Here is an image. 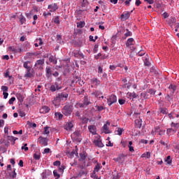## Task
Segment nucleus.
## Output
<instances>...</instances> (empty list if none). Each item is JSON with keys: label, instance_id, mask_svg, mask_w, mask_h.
Returning a JSON list of instances; mask_svg holds the SVG:
<instances>
[{"label": "nucleus", "instance_id": "1", "mask_svg": "<svg viewBox=\"0 0 179 179\" xmlns=\"http://www.w3.org/2000/svg\"><path fill=\"white\" fill-rule=\"evenodd\" d=\"M62 113L66 116L71 115V114H72V108L71 107V106L66 105L65 106H64V108H62Z\"/></svg>", "mask_w": 179, "mask_h": 179}, {"label": "nucleus", "instance_id": "2", "mask_svg": "<svg viewBox=\"0 0 179 179\" xmlns=\"http://www.w3.org/2000/svg\"><path fill=\"white\" fill-rule=\"evenodd\" d=\"M107 100L108 106H113L114 103H117V96L112 94L107 99Z\"/></svg>", "mask_w": 179, "mask_h": 179}, {"label": "nucleus", "instance_id": "3", "mask_svg": "<svg viewBox=\"0 0 179 179\" xmlns=\"http://www.w3.org/2000/svg\"><path fill=\"white\" fill-rule=\"evenodd\" d=\"M38 143H39V145H42L43 146H48V138H44L43 136H40L38 138Z\"/></svg>", "mask_w": 179, "mask_h": 179}, {"label": "nucleus", "instance_id": "4", "mask_svg": "<svg viewBox=\"0 0 179 179\" xmlns=\"http://www.w3.org/2000/svg\"><path fill=\"white\" fill-rule=\"evenodd\" d=\"M134 44H135L134 38H129L127 41L126 45L127 47H129V48H131V50H135V48H134Z\"/></svg>", "mask_w": 179, "mask_h": 179}, {"label": "nucleus", "instance_id": "5", "mask_svg": "<svg viewBox=\"0 0 179 179\" xmlns=\"http://www.w3.org/2000/svg\"><path fill=\"white\" fill-rule=\"evenodd\" d=\"M90 104V101L89 100V98L87 96L84 97V101L83 103H79V107L83 108L89 106Z\"/></svg>", "mask_w": 179, "mask_h": 179}, {"label": "nucleus", "instance_id": "6", "mask_svg": "<svg viewBox=\"0 0 179 179\" xmlns=\"http://www.w3.org/2000/svg\"><path fill=\"white\" fill-rule=\"evenodd\" d=\"M73 128V122H66L64 125V129H66L67 131H72V129Z\"/></svg>", "mask_w": 179, "mask_h": 179}, {"label": "nucleus", "instance_id": "7", "mask_svg": "<svg viewBox=\"0 0 179 179\" xmlns=\"http://www.w3.org/2000/svg\"><path fill=\"white\" fill-rule=\"evenodd\" d=\"M126 159H127V155L122 154V155H120L116 158V162H118L119 163H124V162H125Z\"/></svg>", "mask_w": 179, "mask_h": 179}, {"label": "nucleus", "instance_id": "8", "mask_svg": "<svg viewBox=\"0 0 179 179\" xmlns=\"http://www.w3.org/2000/svg\"><path fill=\"white\" fill-rule=\"evenodd\" d=\"M88 129L90 134H92V135H96L97 134V128L94 125L89 126Z\"/></svg>", "mask_w": 179, "mask_h": 179}, {"label": "nucleus", "instance_id": "9", "mask_svg": "<svg viewBox=\"0 0 179 179\" xmlns=\"http://www.w3.org/2000/svg\"><path fill=\"white\" fill-rule=\"evenodd\" d=\"M155 132L159 133V135H164L166 130H160V128L159 127H155V131H152V135L155 134Z\"/></svg>", "mask_w": 179, "mask_h": 179}, {"label": "nucleus", "instance_id": "10", "mask_svg": "<svg viewBox=\"0 0 179 179\" xmlns=\"http://www.w3.org/2000/svg\"><path fill=\"white\" fill-rule=\"evenodd\" d=\"M50 107L44 106L40 109L39 111L41 114H47V113H50Z\"/></svg>", "mask_w": 179, "mask_h": 179}, {"label": "nucleus", "instance_id": "11", "mask_svg": "<svg viewBox=\"0 0 179 179\" xmlns=\"http://www.w3.org/2000/svg\"><path fill=\"white\" fill-rule=\"evenodd\" d=\"M90 82L92 85H94V86H99V85L101 83L100 80L97 79L96 78H92Z\"/></svg>", "mask_w": 179, "mask_h": 179}, {"label": "nucleus", "instance_id": "12", "mask_svg": "<svg viewBox=\"0 0 179 179\" xmlns=\"http://www.w3.org/2000/svg\"><path fill=\"white\" fill-rule=\"evenodd\" d=\"M48 9H50V12H55L58 9L57 3H52L48 6Z\"/></svg>", "mask_w": 179, "mask_h": 179}, {"label": "nucleus", "instance_id": "13", "mask_svg": "<svg viewBox=\"0 0 179 179\" xmlns=\"http://www.w3.org/2000/svg\"><path fill=\"white\" fill-rule=\"evenodd\" d=\"M109 125H110V122H106V124H105L103 126V132H104V134H110V129H108Z\"/></svg>", "mask_w": 179, "mask_h": 179}, {"label": "nucleus", "instance_id": "14", "mask_svg": "<svg viewBox=\"0 0 179 179\" xmlns=\"http://www.w3.org/2000/svg\"><path fill=\"white\" fill-rule=\"evenodd\" d=\"M143 61H144V65L145 66H150V57L149 56L143 57Z\"/></svg>", "mask_w": 179, "mask_h": 179}, {"label": "nucleus", "instance_id": "15", "mask_svg": "<svg viewBox=\"0 0 179 179\" xmlns=\"http://www.w3.org/2000/svg\"><path fill=\"white\" fill-rule=\"evenodd\" d=\"M68 94L66 93H61V94H59L58 95V99H60V100H66L68 99Z\"/></svg>", "mask_w": 179, "mask_h": 179}, {"label": "nucleus", "instance_id": "16", "mask_svg": "<svg viewBox=\"0 0 179 179\" xmlns=\"http://www.w3.org/2000/svg\"><path fill=\"white\" fill-rule=\"evenodd\" d=\"M130 15H131L129 14V13L127 12L124 14H122L120 18L122 19V20H127V19H129Z\"/></svg>", "mask_w": 179, "mask_h": 179}, {"label": "nucleus", "instance_id": "17", "mask_svg": "<svg viewBox=\"0 0 179 179\" xmlns=\"http://www.w3.org/2000/svg\"><path fill=\"white\" fill-rule=\"evenodd\" d=\"M94 145H96V146H98V148H103V146H104V145H103V143L101 142V140H94Z\"/></svg>", "mask_w": 179, "mask_h": 179}, {"label": "nucleus", "instance_id": "18", "mask_svg": "<svg viewBox=\"0 0 179 179\" xmlns=\"http://www.w3.org/2000/svg\"><path fill=\"white\" fill-rule=\"evenodd\" d=\"M16 97L17 100L20 101V103H23V100H24V96H23V94L20 93H17Z\"/></svg>", "mask_w": 179, "mask_h": 179}, {"label": "nucleus", "instance_id": "19", "mask_svg": "<svg viewBox=\"0 0 179 179\" xmlns=\"http://www.w3.org/2000/svg\"><path fill=\"white\" fill-rule=\"evenodd\" d=\"M73 135L75 136L76 139H78V138H80V136L82 135V131L80 130H76L74 133Z\"/></svg>", "mask_w": 179, "mask_h": 179}, {"label": "nucleus", "instance_id": "20", "mask_svg": "<svg viewBox=\"0 0 179 179\" xmlns=\"http://www.w3.org/2000/svg\"><path fill=\"white\" fill-rule=\"evenodd\" d=\"M135 124H136L137 128H141L142 127V119L136 120Z\"/></svg>", "mask_w": 179, "mask_h": 179}, {"label": "nucleus", "instance_id": "21", "mask_svg": "<svg viewBox=\"0 0 179 179\" xmlns=\"http://www.w3.org/2000/svg\"><path fill=\"white\" fill-rule=\"evenodd\" d=\"M176 22H177V20H176L175 17H171V18H170V20H169V23H170V24H172V25H173V24H176V27H179V24H176Z\"/></svg>", "mask_w": 179, "mask_h": 179}, {"label": "nucleus", "instance_id": "22", "mask_svg": "<svg viewBox=\"0 0 179 179\" xmlns=\"http://www.w3.org/2000/svg\"><path fill=\"white\" fill-rule=\"evenodd\" d=\"M122 132H124V129L118 127L117 130L115 131V135L121 136L122 135Z\"/></svg>", "mask_w": 179, "mask_h": 179}, {"label": "nucleus", "instance_id": "23", "mask_svg": "<svg viewBox=\"0 0 179 179\" xmlns=\"http://www.w3.org/2000/svg\"><path fill=\"white\" fill-rule=\"evenodd\" d=\"M50 62H52V64H57V59L54 57V56H50L49 57Z\"/></svg>", "mask_w": 179, "mask_h": 179}, {"label": "nucleus", "instance_id": "24", "mask_svg": "<svg viewBox=\"0 0 179 179\" xmlns=\"http://www.w3.org/2000/svg\"><path fill=\"white\" fill-rule=\"evenodd\" d=\"M141 157H145V159H150V152H146L141 155Z\"/></svg>", "mask_w": 179, "mask_h": 179}, {"label": "nucleus", "instance_id": "25", "mask_svg": "<svg viewBox=\"0 0 179 179\" xmlns=\"http://www.w3.org/2000/svg\"><path fill=\"white\" fill-rule=\"evenodd\" d=\"M40 157H41L40 152H36L34 154V159L35 160H40Z\"/></svg>", "mask_w": 179, "mask_h": 179}, {"label": "nucleus", "instance_id": "26", "mask_svg": "<svg viewBox=\"0 0 179 179\" xmlns=\"http://www.w3.org/2000/svg\"><path fill=\"white\" fill-rule=\"evenodd\" d=\"M55 115L56 118H58V120H62V117H64L62 113H58V112L55 113Z\"/></svg>", "mask_w": 179, "mask_h": 179}, {"label": "nucleus", "instance_id": "27", "mask_svg": "<svg viewBox=\"0 0 179 179\" xmlns=\"http://www.w3.org/2000/svg\"><path fill=\"white\" fill-rule=\"evenodd\" d=\"M54 85L55 86L57 90L62 89V86H61V81H59V83H55Z\"/></svg>", "mask_w": 179, "mask_h": 179}, {"label": "nucleus", "instance_id": "28", "mask_svg": "<svg viewBox=\"0 0 179 179\" xmlns=\"http://www.w3.org/2000/svg\"><path fill=\"white\" fill-rule=\"evenodd\" d=\"M77 27H79L80 29L85 27V22L80 21L79 22H77Z\"/></svg>", "mask_w": 179, "mask_h": 179}, {"label": "nucleus", "instance_id": "29", "mask_svg": "<svg viewBox=\"0 0 179 179\" xmlns=\"http://www.w3.org/2000/svg\"><path fill=\"white\" fill-rule=\"evenodd\" d=\"M53 176L55 178V179H58L59 178V177H61L59 173H58V171L57 170L53 171Z\"/></svg>", "mask_w": 179, "mask_h": 179}, {"label": "nucleus", "instance_id": "30", "mask_svg": "<svg viewBox=\"0 0 179 179\" xmlns=\"http://www.w3.org/2000/svg\"><path fill=\"white\" fill-rule=\"evenodd\" d=\"M29 64H30L29 61L25 62L23 64L24 68L28 70L30 69V66H29Z\"/></svg>", "mask_w": 179, "mask_h": 179}, {"label": "nucleus", "instance_id": "31", "mask_svg": "<svg viewBox=\"0 0 179 179\" xmlns=\"http://www.w3.org/2000/svg\"><path fill=\"white\" fill-rule=\"evenodd\" d=\"M44 64V59H39L37 60L36 63L35 64V66H37V65H43Z\"/></svg>", "mask_w": 179, "mask_h": 179}, {"label": "nucleus", "instance_id": "32", "mask_svg": "<svg viewBox=\"0 0 179 179\" xmlns=\"http://www.w3.org/2000/svg\"><path fill=\"white\" fill-rule=\"evenodd\" d=\"M23 51V50H22L20 48L16 49L15 48H13V52H14V54H16L17 52H22Z\"/></svg>", "mask_w": 179, "mask_h": 179}, {"label": "nucleus", "instance_id": "33", "mask_svg": "<svg viewBox=\"0 0 179 179\" xmlns=\"http://www.w3.org/2000/svg\"><path fill=\"white\" fill-rule=\"evenodd\" d=\"M43 134L44 135H50V127H45Z\"/></svg>", "mask_w": 179, "mask_h": 179}, {"label": "nucleus", "instance_id": "34", "mask_svg": "<svg viewBox=\"0 0 179 179\" xmlns=\"http://www.w3.org/2000/svg\"><path fill=\"white\" fill-rule=\"evenodd\" d=\"M128 148L129 149V152H134V147L132 146V141L129 142Z\"/></svg>", "mask_w": 179, "mask_h": 179}, {"label": "nucleus", "instance_id": "35", "mask_svg": "<svg viewBox=\"0 0 179 179\" xmlns=\"http://www.w3.org/2000/svg\"><path fill=\"white\" fill-rule=\"evenodd\" d=\"M95 108H96L97 111L100 112V111H103V110H104V106H95Z\"/></svg>", "mask_w": 179, "mask_h": 179}, {"label": "nucleus", "instance_id": "36", "mask_svg": "<svg viewBox=\"0 0 179 179\" xmlns=\"http://www.w3.org/2000/svg\"><path fill=\"white\" fill-rule=\"evenodd\" d=\"M85 174H87V171L81 170L78 173V177H82V176H85Z\"/></svg>", "mask_w": 179, "mask_h": 179}, {"label": "nucleus", "instance_id": "37", "mask_svg": "<svg viewBox=\"0 0 179 179\" xmlns=\"http://www.w3.org/2000/svg\"><path fill=\"white\" fill-rule=\"evenodd\" d=\"M165 162L167 163V164H171V157L168 156L165 159Z\"/></svg>", "mask_w": 179, "mask_h": 179}, {"label": "nucleus", "instance_id": "38", "mask_svg": "<svg viewBox=\"0 0 179 179\" xmlns=\"http://www.w3.org/2000/svg\"><path fill=\"white\" fill-rule=\"evenodd\" d=\"M100 169H101V166H100V164H97L94 169V171L98 172Z\"/></svg>", "mask_w": 179, "mask_h": 179}, {"label": "nucleus", "instance_id": "39", "mask_svg": "<svg viewBox=\"0 0 179 179\" xmlns=\"http://www.w3.org/2000/svg\"><path fill=\"white\" fill-rule=\"evenodd\" d=\"M127 32L124 34L125 37H131V36H132V32L128 29H127Z\"/></svg>", "mask_w": 179, "mask_h": 179}, {"label": "nucleus", "instance_id": "40", "mask_svg": "<svg viewBox=\"0 0 179 179\" xmlns=\"http://www.w3.org/2000/svg\"><path fill=\"white\" fill-rule=\"evenodd\" d=\"M92 96H95V97H99L100 96V92L99 91H96L92 93Z\"/></svg>", "mask_w": 179, "mask_h": 179}, {"label": "nucleus", "instance_id": "41", "mask_svg": "<svg viewBox=\"0 0 179 179\" xmlns=\"http://www.w3.org/2000/svg\"><path fill=\"white\" fill-rule=\"evenodd\" d=\"M27 143H24V146H22V148H21V149L23 150H24L25 152H27V150H29V148L28 147H27Z\"/></svg>", "mask_w": 179, "mask_h": 179}, {"label": "nucleus", "instance_id": "42", "mask_svg": "<svg viewBox=\"0 0 179 179\" xmlns=\"http://www.w3.org/2000/svg\"><path fill=\"white\" fill-rule=\"evenodd\" d=\"M50 152H51V149H50L48 148H45L43 152V155H45L46 153H50Z\"/></svg>", "mask_w": 179, "mask_h": 179}, {"label": "nucleus", "instance_id": "43", "mask_svg": "<svg viewBox=\"0 0 179 179\" xmlns=\"http://www.w3.org/2000/svg\"><path fill=\"white\" fill-rule=\"evenodd\" d=\"M172 132H176V130L173 129H168L166 130V134L168 135H170V134H171Z\"/></svg>", "mask_w": 179, "mask_h": 179}, {"label": "nucleus", "instance_id": "44", "mask_svg": "<svg viewBox=\"0 0 179 179\" xmlns=\"http://www.w3.org/2000/svg\"><path fill=\"white\" fill-rule=\"evenodd\" d=\"M8 86H5V85H3L1 86V90L3 92H8Z\"/></svg>", "mask_w": 179, "mask_h": 179}, {"label": "nucleus", "instance_id": "45", "mask_svg": "<svg viewBox=\"0 0 179 179\" xmlns=\"http://www.w3.org/2000/svg\"><path fill=\"white\" fill-rule=\"evenodd\" d=\"M64 170H65V166L64 165H62L59 168V173H64Z\"/></svg>", "mask_w": 179, "mask_h": 179}, {"label": "nucleus", "instance_id": "46", "mask_svg": "<svg viewBox=\"0 0 179 179\" xmlns=\"http://www.w3.org/2000/svg\"><path fill=\"white\" fill-rule=\"evenodd\" d=\"M50 90H51V92H55L57 90L55 85H51Z\"/></svg>", "mask_w": 179, "mask_h": 179}, {"label": "nucleus", "instance_id": "47", "mask_svg": "<svg viewBox=\"0 0 179 179\" xmlns=\"http://www.w3.org/2000/svg\"><path fill=\"white\" fill-rule=\"evenodd\" d=\"M5 78H9V79H10V78H12V76H9V71H6V72L4 74Z\"/></svg>", "mask_w": 179, "mask_h": 179}, {"label": "nucleus", "instance_id": "48", "mask_svg": "<svg viewBox=\"0 0 179 179\" xmlns=\"http://www.w3.org/2000/svg\"><path fill=\"white\" fill-rule=\"evenodd\" d=\"M54 22L56 23L57 24H59V17H56L54 19Z\"/></svg>", "mask_w": 179, "mask_h": 179}, {"label": "nucleus", "instance_id": "49", "mask_svg": "<svg viewBox=\"0 0 179 179\" xmlns=\"http://www.w3.org/2000/svg\"><path fill=\"white\" fill-rule=\"evenodd\" d=\"M25 78H31V74L30 73V71H27V72L25 74Z\"/></svg>", "mask_w": 179, "mask_h": 179}, {"label": "nucleus", "instance_id": "50", "mask_svg": "<svg viewBox=\"0 0 179 179\" xmlns=\"http://www.w3.org/2000/svg\"><path fill=\"white\" fill-rule=\"evenodd\" d=\"M160 113H162V114H167V109L161 108Z\"/></svg>", "mask_w": 179, "mask_h": 179}, {"label": "nucleus", "instance_id": "51", "mask_svg": "<svg viewBox=\"0 0 179 179\" xmlns=\"http://www.w3.org/2000/svg\"><path fill=\"white\" fill-rule=\"evenodd\" d=\"M15 100H16V98L12 97V98L9 100V104H13V103L15 102Z\"/></svg>", "mask_w": 179, "mask_h": 179}, {"label": "nucleus", "instance_id": "52", "mask_svg": "<svg viewBox=\"0 0 179 179\" xmlns=\"http://www.w3.org/2000/svg\"><path fill=\"white\" fill-rule=\"evenodd\" d=\"M171 127H174V128H178V124L172 122Z\"/></svg>", "mask_w": 179, "mask_h": 179}, {"label": "nucleus", "instance_id": "53", "mask_svg": "<svg viewBox=\"0 0 179 179\" xmlns=\"http://www.w3.org/2000/svg\"><path fill=\"white\" fill-rule=\"evenodd\" d=\"M5 124V121L3 120H0V128H2Z\"/></svg>", "mask_w": 179, "mask_h": 179}, {"label": "nucleus", "instance_id": "54", "mask_svg": "<svg viewBox=\"0 0 179 179\" xmlns=\"http://www.w3.org/2000/svg\"><path fill=\"white\" fill-rule=\"evenodd\" d=\"M145 2H147L148 3H150V5H152L155 1L154 0H144Z\"/></svg>", "mask_w": 179, "mask_h": 179}, {"label": "nucleus", "instance_id": "55", "mask_svg": "<svg viewBox=\"0 0 179 179\" xmlns=\"http://www.w3.org/2000/svg\"><path fill=\"white\" fill-rule=\"evenodd\" d=\"M159 143H161V145H163L164 146H166V148H169V145H167V143H166L164 141H160Z\"/></svg>", "mask_w": 179, "mask_h": 179}, {"label": "nucleus", "instance_id": "56", "mask_svg": "<svg viewBox=\"0 0 179 179\" xmlns=\"http://www.w3.org/2000/svg\"><path fill=\"white\" fill-rule=\"evenodd\" d=\"M53 165L55 166H60L61 165V162L59 161H56L53 163Z\"/></svg>", "mask_w": 179, "mask_h": 179}, {"label": "nucleus", "instance_id": "57", "mask_svg": "<svg viewBox=\"0 0 179 179\" xmlns=\"http://www.w3.org/2000/svg\"><path fill=\"white\" fill-rule=\"evenodd\" d=\"M119 103L122 106V104H125V100L124 99H119Z\"/></svg>", "mask_w": 179, "mask_h": 179}, {"label": "nucleus", "instance_id": "58", "mask_svg": "<svg viewBox=\"0 0 179 179\" xmlns=\"http://www.w3.org/2000/svg\"><path fill=\"white\" fill-rule=\"evenodd\" d=\"M46 73L49 75V73H51V69L50 67H46Z\"/></svg>", "mask_w": 179, "mask_h": 179}, {"label": "nucleus", "instance_id": "59", "mask_svg": "<svg viewBox=\"0 0 179 179\" xmlns=\"http://www.w3.org/2000/svg\"><path fill=\"white\" fill-rule=\"evenodd\" d=\"M3 99H8V96H9V94L8 92H3Z\"/></svg>", "mask_w": 179, "mask_h": 179}, {"label": "nucleus", "instance_id": "60", "mask_svg": "<svg viewBox=\"0 0 179 179\" xmlns=\"http://www.w3.org/2000/svg\"><path fill=\"white\" fill-rule=\"evenodd\" d=\"M80 156L81 160H85V159H86V155H85V154H80Z\"/></svg>", "mask_w": 179, "mask_h": 179}, {"label": "nucleus", "instance_id": "61", "mask_svg": "<svg viewBox=\"0 0 179 179\" xmlns=\"http://www.w3.org/2000/svg\"><path fill=\"white\" fill-rule=\"evenodd\" d=\"M148 93H150V94L155 95L156 92L155 90H149Z\"/></svg>", "mask_w": 179, "mask_h": 179}, {"label": "nucleus", "instance_id": "62", "mask_svg": "<svg viewBox=\"0 0 179 179\" xmlns=\"http://www.w3.org/2000/svg\"><path fill=\"white\" fill-rule=\"evenodd\" d=\"M13 173H14L10 176V178H13V179L16 178V176H17L16 172H15V170L13 171Z\"/></svg>", "mask_w": 179, "mask_h": 179}, {"label": "nucleus", "instance_id": "63", "mask_svg": "<svg viewBox=\"0 0 179 179\" xmlns=\"http://www.w3.org/2000/svg\"><path fill=\"white\" fill-rule=\"evenodd\" d=\"M18 166H20V167H23V160L20 159L19 163H18Z\"/></svg>", "mask_w": 179, "mask_h": 179}, {"label": "nucleus", "instance_id": "64", "mask_svg": "<svg viewBox=\"0 0 179 179\" xmlns=\"http://www.w3.org/2000/svg\"><path fill=\"white\" fill-rule=\"evenodd\" d=\"M169 89H172V90H173V92H174V90H176V87L173 85H169Z\"/></svg>", "mask_w": 179, "mask_h": 179}]
</instances>
